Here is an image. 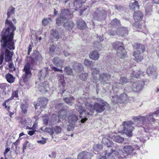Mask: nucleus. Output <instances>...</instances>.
I'll use <instances>...</instances> for the list:
<instances>
[{
    "label": "nucleus",
    "mask_w": 159,
    "mask_h": 159,
    "mask_svg": "<svg viewBox=\"0 0 159 159\" xmlns=\"http://www.w3.org/2000/svg\"><path fill=\"white\" fill-rule=\"evenodd\" d=\"M115 7L117 9L120 11H123L124 9L123 7L120 6L116 5L115 6Z\"/></svg>",
    "instance_id": "nucleus-58"
},
{
    "label": "nucleus",
    "mask_w": 159,
    "mask_h": 159,
    "mask_svg": "<svg viewBox=\"0 0 159 159\" xmlns=\"http://www.w3.org/2000/svg\"><path fill=\"white\" fill-rule=\"evenodd\" d=\"M64 99L66 103L71 105L73 103V101L74 100V98L73 96H70L69 98H64Z\"/></svg>",
    "instance_id": "nucleus-45"
},
{
    "label": "nucleus",
    "mask_w": 159,
    "mask_h": 159,
    "mask_svg": "<svg viewBox=\"0 0 159 159\" xmlns=\"http://www.w3.org/2000/svg\"><path fill=\"white\" fill-rule=\"evenodd\" d=\"M55 47L54 45H52L50 47V52H53L54 51Z\"/></svg>",
    "instance_id": "nucleus-60"
},
{
    "label": "nucleus",
    "mask_w": 159,
    "mask_h": 159,
    "mask_svg": "<svg viewBox=\"0 0 159 159\" xmlns=\"http://www.w3.org/2000/svg\"><path fill=\"white\" fill-rule=\"evenodd\" d=\"M59 115L53 114L51 116V121L53 124L60 121L59 120Z\"/></svg>",
    "instance_id": "nucleus-43"
},
{
    "label": "nucleus",
    "mask_w": 159,
    "mask_h": 159,
    "mask_svg": "<svg viewBox=\"0 0 159 159\" xmlns=\"http://www.w3.org/2000/svg\"><path fill=\"white\" fill-rule=\"evenodd\" d=\"M63 105L64 104L63 103H58L56 106L55 108L58 110H60L59 111L64 110L63 109Z\"/></svg>",
    "instance_id": "nucleus-53"
},
{
    "label": "nucleus",
    "mask_w": 159,
    "mask_h": 159,
    "mask_svg": "<svg viewBox=\"0 0 159 159\" xmlns=\"http://www.w3.org/2000/svg\"><path fill=\"white\" fill-rule=\"evenodd\" d=\"M97 42L99 44L102 41H103V39L102 37H101L100 36H98L97 37Z\"/></svg>",
    "instance_id": "nucleus-59"
},
{
    "label": "nucleus",
    "mask_w": 159,
    "mask_h": 159,
    "mask_svg": "<svg viewBox=\"0 0 159 159\" xmlns=\"http://www.w3.org/2000/svg\"><path fill=\"white\" fill-rule=\"evenodd\" d=\"M146 72L148 76H151L152 78H154L156 76V72L152 67H148L147 70Z\"/></svg>",
    "instance_id": "nucleus-26"
},
{
    "label": "nucleus",
    "mask_w": 159,
    "mask_h": 159,
    "mask_svg": "<svg viewBox=\"0 0 159 159\" xmlns=\"http://www.w3.org/2000/svg\"><path fill=\"white\" fill-rule=\"evenodd\" d=\"M64 60H62L58 57H55L52 60L53 64L57 67H62L63 65Z\"/></svg>",
    "instance_id": "nucleus-23"
},
{
    "label": "nucleus",
    "mask_w": 159,
    "mask_h": 159,
    "mask_svg": "<svg viewBox=\"0 0 159 159\" xmlns=\"http://www.w3.org/2000/svg\"><path fill=\"white\" fill-rule=\"evenodd\" d=\"M91 68V72L92 75V77L93 82L94 83H96L98 81V79L97 75L99 74L100 71L98 69L95 67L94 68L93 67Z\"/></svg>",
    "instance_id": "nucleus-16"
},
{
    "label": "nucleus",
    "mask_w": 159,
    "mask_h": 159,
    "mask_svg": "<svg viewBox=\"0 0 159 159\" xmlns=\"http://www.w3.org/2000/svg\"><path fill=\"white\" fill-rule=\"evenodd\" d=\"M38 88L39 91L43 93L47 92L49 89L47 82L45 81L44 82L43 81L39 83Z\"/></svg>",
    "instance_id": "nucleus-17"
},
{
    "label": "nucleus",
    "mask_w": 159,
    "mask_h": 159,
    "mask_svg": "<svg viewBox=\"0 0 159 159\" xmlns=\"http://www.w3.org/2000/svg\"><path fill=\"white\" fill-rule=\"evenodd\" d=\"M71 13L66 9L62 10L60 16L56 19V24L60 26L63 22V26L66 30L70 31L73 28L74 24L72 21H67L71 17Z\"/></svg>",
    "instance_id": "nucleus-4"
},
{
    "label": "nucleus",
    "mask_w": 159,
    "mask_h": 159,
    "mask_svg": "<svg viewBox=\"0 0 159 159\" xmlns=\"http://www.w3.org/2000/svg\"><path fill=\"white\" fill-rule=\"evenodd\" d=\"M95 63V62H93L87 59H85L84 61V65L90 68L94 67Z\"/></svg>",
    "instance_id": "nucleus-42"
},
{
    "label": "nucleus",
    "mask_w": 159,
    "mask_h": 159,
    "mask_svg": "<svg viewBox=\"0 0 159 159\" xmlns=\"http://www.w3.org/2000/svg\"><path fill=\"white\" fill-rule=\"evenodd\" d=\"M34 59L39 62L41 61H42V57L41 55L39 53H37L34 56Z\"/></svg>",
    "instance_id": "nucleus-49"
},
{
    "label": "nucleus",
    "mask_w": 159,
    "mask_h": 159,
    "mask_svg": "<svg viewBox=\"0 0 159 159\" xmlns=\"http://www.w3.org/2000/svg\"><path fill=\"white\" fill-rule=\"evenodd\" d=\"M99 56L100 55L98 52L96 51H94L90 52L89 55L90 58L94 60H97L99 58Z\"/></svg>",
    "instance_id": "nucleus-33"
},
{
    "label": "nucleus",
    "mask_w": 159,
    "mask_h": 159,
    "mask_svg": "<svg viewBox=\"0 0 159 159\" xmlns=\"http://www.w3.org/2000/svg\"><path fill=\"white\" fill-rule=\"evenodd\" d=\"M110 137L107 136L102 138V142L103 144L106 145L108 148L112 147L113 145V143L110 141Z\"/></svg>",
    "instance_id": "nucleus-21"
},
{
    "label": "nucleus",
    "mask_w": 159,
    "mask_h": 159,
    "mask_svg": "<svg viewBox=\"0 0 159 159\" xmlns=\"http://www.w3.org/2000/svg\"><path fill=\"white\" fill-rule=\"evenodd\" d=\"M116 152H118V151H116L115 149H113L112 148H108L107 150L105 151V154L107 155V156L108 157L111 154H112L113 155H115L117 158L119 153H117Z\"/></svg>",
    "instance_id": "nucleus-25"
},
{
    "label": "nucleus",
    "mask_w": 159,
    "mask_h": 159,
    "mask_svg": "<svg viewBox=\"0 0 159 159\" xmlns=\"http://www.w3.org/2000/svg\"><path fill=\"white\" fill-rule=\"evenodd\" d=\"M123 44L122 43L118 41L113 44V48L117 50L116 55L119 58H124L126 55V52L123 47Z\"/></svg>",
    "instance_id": "nucleus-7"
},
{
    "label": "nucleus",
    "mask_w": 159,
    "mask_h": 159,
    "mask_svg": "<svg viewBox=\"0 0 159 159\" xmlns=\"http://www.w3.org/2000/svg\"><path fill=\"white\" fill-rule=\"evenodd\" d=\"M35 131L34 130H30L28 132V134L30 136L32 135L35 133Z\"/></svg>",
    "instance_id": "nucleus-61"
},
{
    "label": "nucleus",
    "mask_w": 159,
    "mask_h": 159,
    "mask_svg": "<svg viewBox=\"0 0 159 159\" xmlns=\"http://www.w3.org/2000/svg\"><path fill=\"white\" fill-rule=\"evenodd\" d=\"M134 29H141V25L138 22H135L133 25Z\"/></svg>",
    "instance_id": "nucleus-54"
},
{
    "label": "nucleus",
    "mask_w": 159,
    "mask_h": 159,
    "mask_svg": "<svg viewBox=\"0 0 159 159\" xmlns=\"http://www.w3.org/2000/svg\"><path fill=\"white\" fill-rule=\"evenodd\" d=\"M31 66L29 63H26L24 66L23 69V71L24 73L23 74L22 77L23 81L25 82L27 81L28 79L30 78L31 75Z\"/></svg>",
    "instance_id": "nucleus-11"
},
{
    "label": "nucleus",
    "mask_w": 159,
    "mask_h": 159,
    "mask_svg": "<svg viewBox=\"0 0 159 159\" xmlns=\"http://www.w3.org/2000/svg\"><path fill=\"white\" fill-rule=\"evenodd\" d=\"M15 8L12 6L10 7L8 9L7 12V18L5 21L6 26L7 27V28L5 30H3L2 33L3 32V34H5L7 32L8 34H10L11 33L13 34V32L16 30V27L14 25L12 22L9 20L11 16L15 15Z\"/></svg>",
    "instance_id": "nucleus-5"
},
{
    "label": "nucleus",
    "mask_w": 159,
    "mask_h": 159,
    "mask_svg": "<svg viewBox=\"0 0 159 159\" xmlns=\"http://www.w3.org/2000/svg\"><path fill=\"white\" fill-rule=\"evenodd\" d=\"M32 49V47L31 45H30L28 48V55H29L30 52H31Z\"/></svg>",
    "instance_id": "nucleus-63"
},
{
    "label": "nucleus",
    "mask_w": 159,
    "mask_h": 159,
    "mask_svg": "<svg viewBox=\"0 0 159 159\" xmlns=\"http://www.w3.org/2000/svg\"><path fill=\"white\" fill-rule=\"evenodd\" d=\"M8 32L3 34L1 33L2 38L1 42V50H2L0 54V65H1L3 61L4 55L6 61L8 62L12 60L13 52L10 51L9 50H14L15 48L14 43L13 41L14 34L11 33L8 34Z\"/></svg>",
    "instance_id": "nucleus-2"
},
{
    "label": "nucleus",
    "mask_w": 159,
    "mask_h": 159,
    "mask_svg": "<svg viewBox=\"0 0 159 159\" xmlns=\"http://www.w3.org/2000/svg\"><path fill=\"white\" fill-rule=\"evenodd\" d=\"M51 68L52 69L54 70L55 72H58L60 71L61 72H62V70L61 69H59L58 68H57L53 66H51Z\"/></svg>",
    "instance_id": "nucleus-56"
},
{
    "label": "nucleus",
    "mask_w": 159,
    "mask_h": 159,
    "mask_svg": "<svg viewBox=\"0 0 159 159\" xmlns=\"http://www.w3.org/2000/svg\"><path fill=\"white\" fill-rule=\"evenodd\" d=\"M86 108L90 111L89 112L84 109L81 106H77L76 110L79 112L80 117L81 118V122L84 123L90 117L91 115L94 114L95 111L97 113H101L106 109L109 107V105L107 102L100 98H96L93 97L92 98H87L84 101Z\"/></svg>",
    "instance_id": "nucleus-1"
},
{
    "label": "nucleus",
    "mask_w": 159,
    "mask_h": 159,
    "mask_svg": "<svg viewBox=\"0 0 159 159\" xmlns=\"http://www.w3.org/2000/svg\"><path fill=\"white\" fill-rule=\"evenodd\" d=\"M144 82L143 81L137 80L132 83L127 84L124 89L125 93L130 92L132 91L136 92H140L143 88Z\"/></svg>",
    "instance_id": "nucleus-6"
},
{
    "label": "nucleus",
    "mask_w": 159,
    "mask_h": 159,
    "mask_svg": "<svg viewBox=\"0 0 159 159\" xmlns=\"http://www.w3.org/2000/svg\"><path fill=\"white\" fill-rule=\"evenodd\" d=\"M48 100L45 98H41L38 99V102L34 105L35 109H39V107L42 110V108H44L47 103Z\"/></svg>",
    "instance_id": "nucleus-14"
},
{
    "label": "nucleus",
    "mask_w": 159,
    "mask_h": 159,
    "mask_svg": "<svg viewBox=\"0 0 159 159\" xmlns=\"http://www.w3.org/2000/svg\"><path fill=\"white\" fill-rule=\"evenodd\" d=\"M128 34V30L127 28L121 27L117 30V34L121 36H126Z\"/></svg>",
    "instance_id": "nucleus-18"
},
{
    "label": "nucleus",
    "mask_w": 159,
    "mask_h": 159,
    "mask_svg": "<svg viewBox=\"0 0 159 159\" xmlns=\"http://www.w3.org/2000/svg\"><path fill=\"white\" fill-rule=\"evenodd\" d=\"M63 53L64 55L66 57H67L70 55V53H68L65 50H64L63 51Z\"/></svg>",
    "instance_id": "nucleus-62"
},
{
    "label": "nucleus",
    "mask_w": 159,
    "mask_h": 159,
    "mask_svg": "<svg viewBox=\"0 0 159 159\" xmlns=\"http://www.w3.org/2000/svg\"><path fill=\"white\" fill-rule=\"evenodd\" d=\"M124 151L125 152L126 154H130L134 150V148L130 145H126L123 148Z\"/></svg>",
    "instance_id": "nucleus-32"
},
{
    "label": "nucleus",
    "mask_w": 159,
    "mask_h": 159,
    "mask_svg": "<svg viewBox=\"0 0 159 159\" xmlns=\"http://www.w3.org/2000/svg\"><path fill=\"white\" fill-rule=\"evenodd\" d=\"M20 107L22 110V111L23 113L25 114V113L27 112V107L25 104H21L20 106Z\"/></svg>",
    "instance_id": "nucleus-52"
},
{
    "label": "nucleus",
    "mask_w": 159,
    "mask_h": 159,
    "mask_svg": "<svg viewBox=\"0 0 159 159\" xmlns=\"http://www.w3.org/2000/svg\"><path fill=\"white\" fill-rule=\"evenodd\" d=\"M120 25V21L116 18L113 20L109 24V27H116Z\"/></svg>",
    "instance_id": "nucleus-37"
},
{
    "label": "nucleus",
    "mask_w": 159,
    "mask_h": 159,
    "mask_svg": "<svg viewBox=\"0 0 159 159\" xmlns=\"http://www.w3.org/2000/svg\"><path fill=\"white\" fill-rule=\"evenodd\" d=\"M102 148V146L101 144L94 145L93 147V150L95 154H98Z\"/></svg>",
    "instance_id": "nucleus-36"
},
{
    "label": "nucleus",
    "mask_w": 159,
    "mask_h": 159,
    "mask_svg": "<svg viewBox=\"0 0 159 159\" xmlns=\"http://www.w3.org/2000/svg\"><path fill=\"white\" fill-rule=\"evenodd\" d=\"M111 139L115 142L122 143L124 141V138L119 135H114L111 137Z\"/></svg>",
    "instance_id": "nucleus-35"
},
{
    "label": "nucleus",
    "mask_w": 159,
    "mask_h": 159,
    "mask_svg": "<svg viewBox=\"0 0 159 159\" xmlns=\"http://www.w3.org/2000/svg\"><path fill=\"white\" fill-rule=\"evenodd\" d=\"M144 73L141 70H137L135 71H133L132 73L133 76L137 78L139 77L140 76H143Z\"/></svg>",
    "instance_id": "nucleus-40"
},
{
    "label": "nucleus",
    "mask_w": 159,
    "mask_h": 159,
    "mask_svg": "<svg viewBox=\"0 0 159 159\" xmlns=\"http://www.w3.org/2000/svg\"><path fill=\"white\" fill-rule=\"evenodd\" d=\"M18 92L19 91L16 90H13L12 91L11 96L10 99V100H16L19 99V96H18Z\"/></svg>",
    "instance_id": "nucleus-41"
},
{
    "label": "nucleus",
    "mask_w": 159,
    "mask_h": 159,
    "mask_svg": "<svg viewBox=\"0 0 159 159\" xmlns=\"http://www.w3.org/2000/svg\"><path fill=\"white\" fill-rule=\"evenodd\" d=\"M119 83L114 82L112 87V89L115 93H117L119 89L122 88L120 84L123 85L128 82V80L125 77H121L119 80Z\"/></svg>",
    "instance_id": "nucleus-10"
},
{
    "label": "nucleus",
    "mask_w": 159,
    "mask_h": 159,
    "mask_svg": "<svg viewBox=\"0 0 159 159\" xmlns=\"http://www.w3.org/2000/svg\"><path fill=\"white\" fill-rule=\"evenodd\" d=\"M106 12L102 8H99L97 9L93 15V18L98 21L104 20L107 17Z\"/></svg>",
    "instance_id": "nucleus-8"
},
{
    "label": "nucleus",
    "mask_w": 159,
    "mask_h": 159,
    "mask_svg": "<svg viewBox=\"0 0 159 159\" xmlns=\"http://www.w3.org/2000/svg\"><path fill=\"white\" fill-rule=\"evenodd\" d=\"M98 79V81L100 80L102 84H107L109 83V81L112 80L111 75L105 73H102L99 75Z\"/></svg>",
    "instance_id": "nucleus-13"
},
{
    "label": "nucleus",
    "mask_w": 159,
    "mask_h": 159,
    "mask_svg": "<svg viewBox=\"0 0 159 159\" xmlns=\"http://www.w3.org/2000/svg\"><path fill=\"white\" fill-rule=\"evenodd\" d=\"M88 76V74L86 73H82L80 76V79L83 81L85 80Z\"/></svg>",
    "instance_id": "nucleus-50"
},
{
    "label": "nucleus",
    "mask_w": 159,
    "mask_h": 159,
    "mask_svg": "<svg viewBox=\"0 0 159 159\" xmlns=\"http://www.w3.org/2000/svg\"><path fill=\"white\" fill-rule=\"evenodd\" d=\"M159 117V108L153 113H149L145 116H139L133 118L135 121H142L144 126L142 127L145 132H148L152 128L151 122H154L155 119L154 117Z\"/></svg>",
    "instance_id": "nucleus-3"
},
{
    "label": "nucleus",
    "mask_w": 159,
    "mask_h": 159,
    "mask_svg": "<svg viewBox=\"0 0 159 159\" xmlns=\"http://www.w3.org/2000/svg\"><path fill=\"white\" fill-rule=\"evenodd\" d=\"M108 33L109 34H110L111 36H113L116 34H117V31H116L111 30H109Z\"/></svg>",
    "instance_id": "nucleus-57"
},
{
    "label": "nucleus",
    "mask_w": 159,
    "mask_h": 159,
    "mask_svg": "<svg viewBox=\"0 0 159 159\" xmlns=\"http://www.w3.org/2000/svg\"><path fill=\"white\" fill-rule=\"evenodd\" d=\"M139 6L138 2L135 0L131 1V3L129 4V7L130 10L134 11L139 9Z\"/></svg>",
    "instance_id": "nucleus-20"
},
{
    "label": "nucleus",
    "mask_w": 159,
    "mask_h": 159,
    "mask_svg": "<svg viewBox=\"0 0 159 159\" xmlns=\"http://www.w3.org/2000/svg\"><path fill=\"white\" fill-rule=\"evenodd\" d=\"M86 1V0H74V4L76 7L75 10L81 7L82 5Z\"/></svg>",
    "instance_id": "nucleus-30"
},
{
    "label": "nucleus",
    "mask_w": 159,
    "mask_h": 159,
    "mask_svg": "<svg viewBox=\"0 0 159 159\" xmlns=\"http://www.w3.org/2000/svg\"><path fill=\"white\" fill-rule=\"evenodd\" d=\"M50 37L53 40L57 41L60 37L58 32L55 29L51 30Z\"/></svg>",
    "instance_id": "nucleus-19"
},
{
    "label": "nucleus",
    "mask_w": 159,
    "mask_h": 159,
    "mask_svg": "<svg viewBox=\"0 0 159 159\" xmlns=\"http://www.w3.org/2000/svg\"><path fill=\"white\" fill-rule=\"evenodd\" d=\"M145 10L146 14L149 15V13L152 11V7L150 5H147L146 7Z\"/></svg>",
    "instance_id": "nucleus-51"
},
{
    "label": "nucleus",
    "mask_w": 159,
    "mask_h": 159,
    "mask_svg": "<svg viewBox=\"0 0 159 159\" xmlns=\"http://www.w3.org/2000/svg\"><path fill=\"white\" fill-rule=\"evenodd\" d=\"M77 26L78 29H84L86 28V23L82 20H79L77 22Z\"/></svg>",
    "instance_id": "nucleus-39"
},
{
    "label": "nucleus",
    "mask_w": 159,
    "mask_h": 159,
    "mask_svg": "<svg viewBox=\"0 0 159 159\" xmlns=\"http://www.w3.org/2000/svg\"><path fill=\"white\" fill-rule=\"evenodd\" d=\"M134 48L136 50L134 52L143 53L145 50L144 46L139 43L135 44L134 46Z\"/></svg>",
    "instance_id": "nucleus-24"
},
{
    "label": "nucleus",
    "mask_w": 159,
    "mask_h": 159,
    "mask_svg": "<svg viewBox=\"0 0 159 159\" xmlns=\"http://www.w3.org/2000/svg\"><path fill=\"white\" fill-rule=\"evenodd\" d=\"M51 22H52V19L51 18H44L42 20V25L45 26Z\"/></svg>",
    "instance_id": "nucleus-46"
},
{
    "label": "nucleus",
    "mask_w": 159,
    "mask_h": 159,
    "mask_svg": "<svg viewBox=\"0 0 159 159\" xmlns=\"http://www.w3.org/2000/svg\"><path fill=\"white\" fill-rule=\"evenodd\" d=\"M67 119L69 123L73 124L77 121L78 120V118L76 115L75 114H71L68 116Z\"/></svg>",
    "instance_id": "nucleus-27"
},
{
    "label": "nucleus",
    "mask_w": 159,
    "mask_h": 159,
    "mask_svg": "<svg viewBox=\"0 0 159 159\" xmlns=\"http://www.w3.org/2000/svg\"><path fill=\"white\" fill-rule=\"evenodd\" d=\"M48 67H46L45 71L40 70L38 75L39 79V80H44L45 77L47 76V74L48 73Z\"/></svg>",
    "instance_id": "nucleus-22"
},
{
    "label": "nucleus",
    "mask_w": 159,
    "mask_h": 159,
    "mask_svg": "<svg viewBox=\"0 0 159 159\" xmlns=\"http://www.w3.org/2000/svg\"><path fill=\"white\" fill-rule=\"evenodd\" d=\"M59 118H62L63 120H66L67 119V115L66 111L65 110H60L58 112Z\"/></svg>",
    "instance_id": "nucleus-31"
},
{
    "label": "nucleus",
    "mask_w": 159,
    "mask_h": 159,
    "mask_svg": "<svg viewBox=\"0 0 159 159\" xmlns=\"http://www.w3.org/2000/svg\"><path fill=\"white\" fill-rule=\"evenodd\" d=\"M93 154L90 152L83 151L80 152L77 156V159H91Z\"/></svg>",
    "instance_id": "nucleus-15"
},
{
    "label": "nucleus",
    "mask_w": 159,
    "mask_h": 159,
    "mask_svg": "<svg viewBox=\"0 0 159 159\" xmlns=\"http://www.w3.org/2000/svg\"><path fill=\"white\" fill-rule=\"evenodd\" d=\"M52 129L54 132L57 134L60 133L61 131V128L59 126H55Z\"/></svg>",
    "instance_id": "nucleus-47"
},
{
    "label": "nucleus",
    "mask_w": 159,
    "mask_h": 159,
    "mask_svg": "<svg viewBox=\"0 0 159 159\" xmlns=\"http://www.w3.org/2000/svg\"><path fill=\"white\" fill-rule=\"evenodd\" d=\"M5 78L9 83H13L15 81V77L12 75L10 73L6 74L5 75Z\"/></svg>",
    "instance_id": "nucleus-38"
},
{
    "label": "nucleus",
    "mask_w": 159,
    "mask_h": 159,
    "mask_svg": "<svg viewBox=\"0 0 159 159\" xmlns=\"http://www.w3.org/2000/svg\"><path fill=\"white\" fill-rule=\"evenodd\" d=\"M118 154V156H117V158L120 159H123L126 158V153L124 152L122 150L119 149L118 152H116Z\"/></svg>",
    "instance_id": "nucleus-44"
},
{
    "label": "nucleus",
    "mask_w": 159,
    "mask_h": 159,
    "mask_svg": "<svg viewBox=\"0 0 159 159\" xmlns=\"http://www.w3.org/2000/svg\"><path fill=\"white\" fill-rule=\"evenodd\" d=\"M143 16L142 12L139 11H135L134 14V19L138 20H141L142 19Z\"/></svg>",
    "instance_id": "nucleus-28"
},
{
    "label": "nucleus",
    "mask_w": 159,
    "mask_h": 159,
    "mask_svg": "<svg viewBox=\"0 0 159 159\" xmlns=\"http://www.w3.org/2000/svg\"><path fill=\"white\" fill-rule=\"evenodd\" d=\"M65 71L68 75H72V69L68 66H67L65 68Z\"/></svg>",
    "instance_id": "nucleus-48"
},
{
    "label": "nucleus",
    "mask_w": 159,
    "mask_h": 159,
    "mask_svg": "<svg viewBox=\"0 0 159 159\" xmlns=\"http://www.w3.org/2000/svg\"><path fill=\"white\" fill-rule=\"evenodd\" d=\"M104 156H100L98 158V159H106L107 157L106 156H107V155H105V154Z\"/></svg>",
    "instance_id": "nucleus-64"
},
{
    "label": "nucleus",
    "mask_w": 159,
    "mask_h": 159,
    "mask_svg": "<svg viewBox=\"0 0 159 159\" xmlns=\"http://www.w3.org/2000/svg\"><path fill=\"white\" fill-rule=\"evenodd\" d=\"M73 66L74 70L76 72L81 71L83 70L82 65L78 63H75Z\"/></svg>",
    "instance_id": "nucleus-34"
},
{
    "label": "nucleus",
    "mask_w": 159,
    "mask_h": 159,
    "mask_svg": "<svg viewBox=\"0 0 159 159\" xmlns=\"http://www.w3.org/2000/svg\"><path fill=\"white\" fill-rule=\"evenodd\" d=\"M46 140H47L46 139L42 137L41 140H38L37 142L39 143H40L41 144H43L46 143Z\"/></svg>",
    "instance_id": "nucleus-55"
},
{
    "label": "nucleus",
    "mask_w": 159,
    "mask_h": 159,
    "mask_svg": "<svg viewBox=\"0 0 159 159\" xmlns=\"http://www.w3.org/2000/svg\"><path fill=\"white\" fill-rule=\"evenodd\" d=\"M142 53L134 52L133 56L134 59L137 62L141 61L143 58Z\"/></svg>",
    "instance_id": "nucleus-29"
},
{
    "label": "nucleus",
    "mask_w": 159,
    "mask_h": 159,
    "mask_svg": "<svg viewBox=\"0 0 159 159\" xmlns=\"http://www.w3.org/2000/svg\"><path fill=\"white\" fill-rule=\"evenodd\" d=\"M124 132L129 137H131L133 135L132 130L134 128L133 123L130 121L123 122Z\"/></svg>",
    "instance_id": "nucleus-9"
},
{
    "label": "nucleus",
    "mask_w": 159,
    "mask_h": 159,
    "mask_svg": "<svg viewBox=\"0 0 159 159\" xmlns=\"http://www.w3.org/2000/svg\"><path fill=\"white\" fill-rule=\"evenodd\" d=\"M129 97L126 93H124L121 94L119 97L118 95L113 97L111 101L113 103L115 104L118 102L122 103L125 102V101L129 99Z\"/></svg>",
    "instance_id": "nucleus-12"
}]
</instances>
